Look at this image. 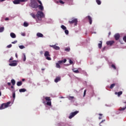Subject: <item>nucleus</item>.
I'll use <instances>...</instances> for the list:
<instances>
[{"instance_id":"052dcab7","label":"nucleus","mask_w":126,"mask_h":126,"mask_svg":"<svg viewBox=\"0 0 126 126\" xmlns=\"http://www.w3.org/2000/svg\"><path fill=\"white\" fill-rule=\"evenodd\" d=\"M45 69L44 68H41V70H44Z\"/></svg>"},{"instance_id":"a18cd8bd","label":"nucleus","mask_w":126,"mask_h":126,"mask_svg":"<svg viewBox=\"0 0 126 126\" xmlns=\"http://www.w3.org/2000/svg\"><path fill=\"white\" fill-rule=\"evenodd\" d=\"M13 98H14V99L15 98V93H13Z\"/></svg>"},{"instance_id":"dca6fc26","label":"nucleus","mask_w":126,"mask_h":126,"mask_svg":"<svg viewBox=\"0 0 126 126\" xmlns=\"http://www.w3.org/2000/svg\"><path fill=\"white\" fill-rule=\"evenodd\" d=\"M66 61H67L66 59H64L63 60L59 61L58 63L59 64H61V63H66Z\"/></svg>"},{"instance_id":"e433bc0d","label":"nucleus","mask_w":126,"mask_h":126,"mask_svg":"<svg viewBox=\"0 0 126 126\" xmlns=\"http://www.w3.org/2000/svg\"><path fill=\"white\" fill-rule=\"evenodd\" d=\"M64 32L66 34H69V31L67 30L66 29L65 30Z\"/></svg>"},{"instance_id":"423d86ee","label":"nucleus","mask_w":126,"mask_h":126,"mask_svg":"<svg viewBox=\"0 0 126 126\" xmlns=\"http://www.w3.org/2000/svg\"><path fill=\"white\" fill-rule=\"evenodd\" d=\"M78 111H75L71 113L68 117L69 119H72V118H73V117H75V116H76L77 114H78Z\"/></svg>"},{"instance_id":"b1692460","label":"nucleus","mask_w":126,"mask_h":126,"mask_svg":"<svg viewBox=\"0 0 126 126\" xmlns=\"http://www.w3.org/2000/svg\"><path fill=\"white\" fill-rule=\"evenodd\" d=\"M126 109V105H125V107H120L119 108V111H125V110Z\"/></svg>"},{"instance_id":"f257e3e1","label":"nucleus","mask_w":126,"mask_h":126,"mask_svg":"<svg viewBox=\"0 0 126 126\" xmlns=\"http://www.w3.org/2000/svg\"><path fill=\"white\" fill-rule=\"evenodd\" d=\"M38 3L35 0H31L29 6L32 8H38Z\"/></svg>"},{"instance_id":"1a4fd4ad","label":"nucleus","mask_w":126,"mask_h":126,"mask_svg":"<svg viewBox=\"0 0 126 126\" xmlns=\"http://www.w3.org/2000/svg\"><path fill=\"white\" fill-rule=\"evenodd\" d=\"M114 43L115 41L114 40L108 41L106 42V44L110 46H112Z\"/></svg>"},{"instance_id":"4d7b16f0","label":"nucleus","mask_w":126,"mask_h":126,"mask_svg":"<svg viewBox=\"0 0 126 126\" xmlns=\"http://www.w3.org/2000/svg\"><path fill=\"white\" fill-rule=\"evenodd\" d=\"M4 0H0V2H2V1H3Z\"/></svg>"},{"instance_id":"9d476101","label":"nucleus","mask_w":126,"mask_h":126,"mask_svg":"<svg viewBox=\"0 0 126 126\" xmlns=\"http://www.w3.org/2000/svg\"><path fill=\"white\" fill-rule=\"evenodd\" d=\"M120 34L119 33H117L114 35V38L116 40H118L120 39Z\"/></svg>"},{"instance_id":"603ef678","label":"nucleus","mask_w":126,"mask_h":126,"mask_svg":"<svg viewBox=\"0 0 126 126\" xmlns=\"http://www.w3.org/2000/svg\"><path fill=\"white\" fill-rule=\"evenodd\" d=\"M22 35L25 36L26 34L25 33H22Z\"/></svg>"},{"instance_id":"9b49d317","label":"nucleus","mask_w":126,"mask_h":126,"mask_svg":"<svg viewBox=\"0 0 126 126\" xmlns=\"http://www.w3.org/2000/svg\"><path fill=\"white\" fill-rule=\"evenodd\" d=\"M50 46L56 50H59L60 49V48L59 46H56V45H50Z\"/></svg>"},{"instance_id":"09e8293b","label":"nucleus","mask_w":126,"mask_h":126,"mask_svg":"<svg viewBox=\"0 0 126 126\" xmlns=\"http://www.w3.org/2000/svg\"><path fill=\"white\" fill-rule=\"evenodd\" d=\"M12 60V58H10V60H9V62L11 63V61Z\"/></svg>"},{"instance_id":"69168bd1","label":"nucleus","mask_w":126,"mask_h":126,"mask_svg":"<svg viewBox=\"0 0 126 126\" xmlns=\"http://www.w3.org/2000/svg\"><path fill=\"white\" fill-rule=\"evenodd\" d=\"M62 98H63V97H62Z\"/></svg>"},{"instance_id":"72a5a7b5","label":"nucleus","mask_w":126,"mask_h":126,"mask_svg":"<svg viewBox=\"0 0 126 126\" xmlns=\"http://www.w3.org/2000/svg\"><path fill=\"white\" fill-rule=\"evenodd\" d=\"M19 48H20V49H23L25 48V47L24 45H20V46H19Z\"/></svg>"},{"instance_id":"473e14b6","label":"nucleus","mask_w":126,"mask_h":126,"mask_svg":"<svg viewBox=\"0 0 126 126\" xmlns=\"http://www.w3.org/2000/svg\"><path fill=\"white\" fill-rule=\"evenodd\" d=\"M68 100H73L74 98V96H69L67 97Z\"/></svg>"},{"instance_id":"f03ea898","label":"nucleus","mask_w":126,"mask_h":126,"mask_svg":"<svg viewBox=\"0 0 126 126\" xmlns=\"http://www.w3.org/2000/svg\"><path fill=\"white\" fill-rule=\"evenodd\" d=\"M44 14L41 11H38L37 12V14H36V18L38 20H42V19L44 17Z\"/></svg>"},{"instance_id":"8fccbe9b","label":"nucleus","mask_w":126,"mask_h":126,"mask_svg":"<svg viewBox=\"0 0 126 126\" xmlns=\"http://www.w3.org/2000/svg\"><path fill=\"white\" fill-rule=\"evenodd\" d=\"M98 119H99V120H101V119H102V117L100 116L98 117Z\"/></svg>"},{"instance_id":"5701e85b","label":"nucleus","mask_w":126,"mask_h":126,"mask_svg":"<svg viewBox=\"0 0 126 126\" xmlns=\"http://www.w3.org/2000/svg\"><path fill=\"white\" fill-rule=\"evenodd\" d=\"M75 69H76L75 68L72 69L73 72H74L75 73H79V71L78 69H77V70H75Z\"/></svg>"},{"instance_id":"39448f33","label":"nucleus","mask_w":126,"mask_h":126,"mask_svg":"<svg viewBox=\"0 0 126 126\" xmlns=\"http://www.w3.org/2000/svg\"><path fill=\"white\" fill-rule=\"evenodd\" d=\"M45 100H46V101H47V102H46V105L47 106H51L52 105L51 99L50 97H48V96L45 97Z\"/></svg>"},{"instance_id":"f3484780","label":"nucleus","mask_w":126,"mask_h":126,"mask_svg":"<svg viewBox=\"0 0 126 126\" xmlns=\"http://www.w3.org/2000/svg\"><path fill=\"white\" fill-rule=\"evenodd\" d=\"M13 3L15 4H18L20 3V1L19 0H15L13 1Z\"/></svg>"},{"instance_id":"de8ad7c7","label":"nucleus","mask_w":126,"mask_h":126,"mask_svg":"<svg viewBox=\"0 0 126 126\" xmlns=\"http://www.w3.org/2000/svg\"><path fill=\"white\" fill-rule=\"evenodd\" d=\"M16 43H17V40H15L14 42H12V44H15Z\"/></svg>"},{"instance_id":"680f3d73","label":"nucleus","mask_w":126,"mask_h":126,"mask_svg":"<svg viewBox=\"0 0 126 126\" xmlns=\"http://www.w3.org/2000/svg\"><path fill=\"white\" fill-rule=\"evenodd\" d=\"M23 81H24L25 80V79H23V80H22Z\"/></svg>"},{"instance_id":"37998d69","label":"nucleus","mask_w":126,"mask_h":126,"mask_svg":"<svg viewBox=\"0 0 126 126\" xmlns=\"http://www.w3.org/2000/svg\"><path fill=\"white\" fill-rule=\"evenodd\" d=\"M12 44H10V45L7 46V48H10L12 47Z\"/></svg>"},{"instance_id":"e2e57ef3","label":"nucleus","mask_w":126,"mask_h":126,"mask_svg":"<svg viewBox=\"0 0 126 126\" xmlns=\"http://www.w3.org/2000/svg\"><path fill=\"white\" fill-rule=\"evenodd\" d=\"M103 122H104V121L102 120V121L101 122V123H103Z\"/></svg>"},{"instance_id":"f8f14e48","label":"nucleus","mask_w":126,"mask_h":126,"mask_svg":"<svg viewBox=\"0 0 126 126\" xmlns=\"http://www.w3.org/2000/svg\"><path fill=\"white\" fill-rule=\"evenodd\" d=\"M86 18H88L90 24L92 25L93 22L92 18L90 16H88Z\"/></svg>"},{"instance_id":"412c9836","label":"nucleus","mask_w":126,"mask_h":126,"mask_svg":"<svg viewBox=\"0 0 126 126\" xmlns=\"http://www.w3.org/2000/svg\"><path fill=\"white\" fill-rule=\"evenodd\" d=\"M30 15L33 18V19H36L37 18H36V15H35L34 13H32L30 14Z\"/></svg>"},{"instance_id":"ea45409f","label":"nucleus","mask_w":126,"mask_h":126,"mask_svg":"<svg viewBox=\"0 0 126 126\" xmlns=\"http://www.w3.org/2000/svg\"><path fill=\"white\" fill-rule=\"evenodd\" d=\"M26 60V56L25 55V54H24V59L23 60V61H24V62H25Z\"/></svg>"},{"instance_id":"864d4df0","label":"nucleus","mask_w":126,"mask_h":126,"mask_svg":"<svg viewBox=\"0 0 126 126\" xmlns=\"http://www.w3.org/2000/svg\"><path fill=\"white\" fill-rule=\"evenodd\" d=\"M111 34V32H109V33H108V36H109Z\"/></svg>"},{"instance_id":"f704fd0d","label":"nucleus","mask_w":126,"mask_h":126,"mask_svg":"<svg viewBox=\"0 0 126 126\" xmlns=\"http://www.w3.org/2000/svg\"><path fill=\"white\" fill-rule=\"evenodd\" d=\"M29 26L28 23H27V22H24V26L27 27Z\"/></svg>"},{"instance_id":"7ed1b4c3","label":"nucleus","mask_w":126,"mask_h":126,"mask_svg":"<svg viewBox=\"0 0 126 126\" xmlns=\"http://www.w3.org/2000/svg\"><path fill=\"white\" fill-rule=\"evenodd\" d=\"M10 104H11L10 101H9L6 103H2V104H1V106H0V110H3V109L8 108V107H9Z\"/></svg>"},{"instance_id":"4468645a","label":"nucleus","mask_w":126,"mask_h":126,"mask_svg":"<svg viewBox=\"0 0 126 126\" xmlns=\"http://www.w3.org/2000/svg\"><path fill=\"white\" fill-rule=\"evenodd\" d=\"M60 81H61V77H57L54 80L55 83H58Z\"/></svg>"},{"instance_id":"c03bdc74","label":"nucleus","mask_w":126,"mask_h":126,"mask_svg":"<svg viewBox=\"0 0 126 126\" xmlns=\"http://www.w3.org/2000/svg\"><path fill=\"white\" fill-rule=\"evenodd\" d=\"M123 40L126 42V35L123 37Z\"/></svg>"},{"instance_id":"79ce46f5","label":"nucleus","mask_w":126,"mask_h":126,"mask_svg":"<svg viewBox=\"0 0 126 126\" xmlns=\"http://www.w3.org/2000/svg\"><path fill=\"white\" fill-rule=\"evenodd\" d=\"M69 63L70 64H73V62L71 60H69Z\"/></svg>"},{"instance_id":"7c9ffc66","label":"nucleus","mask_w":126,"mask_h":126,"mask_svg":"<svg viewBox=\"0 0 126 126\" xmlns=\"http://www.w3.org/2000/svg\"><path fill=\"white\" fill-rule=\"evenodd\" d=\"M4 27H1L0 28V32H2L4 31Z\"/></svg>"},{"instance_id":"bb28decb","label":"nucleus","mask_w":126,"mask_h":126,"mask_svg":"<svg viewBox=\"0 0 126 126\" xmlns=\"http://www.w3.org/2000/svg\"><path fill=\"white\" fill-rule=\"evenodd\" d=\"M56 66L57 68H61V66H60V63H56Z\"/></svg>"},{"instance_id":"0eeeda50","label":"nucleus","mask_w":126,"mask_h":126,"mask_svg":"<svg viewBox=\"0 0 126 126\" xmlns=\"http://www.w3.org/2000/svg\"><path fill=\"white\" fill-rule=\"evenodd\" d=\"M44 56L46 57V59H47L48 61L51 60V58L49 57L50 56V55L49 54V52L48 51H46L44 53Z\"/></svg>"},{"instance_id":"c9c22d12","label":"nucleus","mask_w":126,"mask_h":126,"mask_svg":"<svg viewBox=\"0 0 126 126\" xmlns=\"http://www.w3.org/2000/svg\"><path fill=\"white\" fill-rule=\"evenodd\" d=\"M111 67H112V68H114V69H116V66H115V65H114V64H112V65H111Z\"/></svg>"},{"instance_id":"393cba45","label":"nucleus","mask_w":126,"mask_h":126,"mask_svg":"<svg viewBox=\"0 0 126 126\" xmlns=\"http://www.w3.org/2000/svg\"><path fill=\"white\" fill-rule=\"evenodd\" d=\"M22 85V81H19L18 83H17V86H20Z\"/></svg>"},{"instance_id":"2f4dec72","label":"nucleus","mask_w":126,"mask_h":126,"mask_svg":"<svg viewBox=\"0 0 126 126\" xmlns=\"http://www.w3.org/2000/svg\"><path fill=\"white\" fill-rule=\"evenodd\" d=\"M115 86V84H112L110 85V88L113 89Z\"/></svg>"},{"instance_id":"a211bd4d","label":"nucleus","mask_w":126,"mask_h":126,"mask_svg":"<svg viewBox=\"0 0 126 126\" xmlns=\"http://www.w3.org/2000/svg\"><path fill=\"white\" fill-rule=\"evenodd\" d=\"M17 65V63H9V65H10L11 66H15Z\"/></svg>"},{"instance_id":"338daca9","label":"nucleus","mask_w":126,"mask_h":126,"mask_svg":"<svg viewBox=\"0 0 126 126\" xmlns=\"http://www.w3.org/2000/svg\"><path fill=\"white\" fill-rule=\"evenodd\" d=\"M43 103H45V102H43Z\"/></svg>"},{"instance_id":"13d9d810","label":"nucleus","mask_w":126,"mask_h":126,"mask_svg":"<svg viewBox=\"0 0 126 126\" xmlns=\"http://www.w3.org/2000/svg\"><path fill=\"white\" fill-rule=\"evenodd\" d=\"M9 19L8 18H6V19H5V20H8Z\"/></svg>"},{"instance_id":"49530a36","label":"nucleus","mask_w":126,"mask_h":126,"mask_svg":"<svg viewBox=\"0 0 126 126\" xmlns=\"http://www.w3.org/2000/svg\"><path fill=\"white\" fill-rule=\"evenodd\" d=\"M106 49V47H104V48H102V52H104Z\"/></svg>"},{"instance_id":"ddd939ff","label":"nucleus","mask_w":126,"mask_h":126,"mask_svg":"<svg viewBox=\"0 0 126 126\" xmlns=\"http://www.w3.org/2000/svg\"><path fill=\"white\" fill-rule=\"evenodd\" d=\"M115 95H118V97H120L121 95H122L123 94V92L122 91H120L119 92H115Z\"/></svg>"},{"instance_id":"6e6552de","label":"nucleus","mask_w":126,"mask_h":126,"mask_svg":"<svg viewBox=\"0 0 126 126\" xmlns=\"http://www.w3.org/2000/svg\"><path fill=\"white\" fill-rule=\"evenodd\" d=\"M70 24L74 23L75 26H77L78 24L77 19L72 18L71 21H69Z\"/></svg>"},{"instance_id":"6ab92c4d","label":"nucleus","mask_w":126,"mask_h":126,"mask_svg":"<svg viewBox=\"0 0 126 126\" xmlns=\"http://www.w3.org/2000/svg\"><path fill=\"white\" fill-rule=\"evenodd\" d=\"M36 36L38 37H43V34H42L40 32L36 33Z\"/></svg>"},{"instance_id":"bf43d9fd","label":"nucleus","mask_w":126,"mask_h":126,"mask_svg":"<svg viewBox=\"0 0 126 126\" xmlns=\"http://www.w3.org/2000/svg\"><path fill=\"white\" fill-rule=\"evenodd\" d=\"M11 88L13 89L14 88V87L13 86H11Z\"/></svg>"},{"instance_id":"5fc2aeb1","label":"nucleus","mask_w":126,"mask_h":126,"mask_svg":"<svg viewBox=\"0 0 126 126\" xmlns=\"http://www.w3.org/2000/svg\"><path fill=\"white\" fill-rule=\"evenodd\" d=\"M98 115H99V116H103V114H101V113H99Z\"/></svg>"},{"instance_id":"0e129e2a","label":"nucleus","mask_w":126,"mask_h":126,"mask_svg":"<svg viewBox=\"0 0 126 126\" xmlns=\"http://www.w3.org/2000/svg\"><path fill=\"white\" fill-rule=\"evenodd\" d=\"M125 103L126 104V101Z\"/></svg>"},{"instance_id":"58836bf2","label":"nucleus","mask_w":126,"mask_h":126,"mask_svg":"<svg viewBox=\"0 0 126 126\" xmlns=\"http://www.w3.org/2000/svg\"><path fill=\"white\" fill-rule=\"evenodd\" d=\"M64 50L66 52H69V51L70 50V49L69 48H65Z\"/></svg>"},{"instance_id":"3c124183","label":"nucleus","mask_w":126,"mask_h":126,"mask_svg":"<svg viewBox=\"0 0 126 126\" xmlns=\"http://www.w3.org/2000/svg\"><path fill=\"white\" fill-rule=\"evenodd\" d=\"M11 83L10 82H8V85L10 86Z\"/></svg>"},{"instance_id":"4be33fe9","label":"nucleus","mask_w":126,"mask_h":126,"mask_svg":"<svg viewBox=\"0 0 126 126\" xmlns=\"http://www.w3.org/2000/svg\"><path fill=\"white\" fill-rule=\"evenodd\" d=\"M19 91L20 92V93H22L26 92L27 91V90L25 89H20V90H19Z\"/></svg>"},{"instance_id":"20e7f679","label":"nucleus","mask_w":126,"mask_h":126,"mask_svg":"<svg viewBox=\"0 0 126 126\" xmlns=\"http://www.w3.org/2000/svg\"><path fill=\"white\" fill-rule=\"evenodd\" d=\"M37 2L40 4V5L37 4V8H38V9L41 11L44 10V7L43 6V4L41 1H40L39 0H38Z\"/></svg>"},{"instance_id":"a878e982","label":"nucleus","mask_w":126,"mask_h":126,"mask_svg":"<svg viewBox=\"0 0 126 126\" xmlns=\"http://www.w3.org/2000/svg\"><path fill=\"white\" fill-rule=\"evenodd\" d=\"M96 2L98 5H100L101 4V1L100 0H96Z\"/></svg>"},{"instance_id":"cd10ccee","label":"nucleus","mask_w":126,"mask_h":126,"mask_svg":"<svg viewBox=\"0 0 126 126\" xmlns=\"http://www.w3.org/2000/svg\"><path fill=\"white\" fill-rule=\"evenodd\" d=\"M11 83H12V84L13 85H15V80H14V79H12V80H11Z\"/></svg>"},{"instance_id":"2eb2a0df","label":"nucleus","mask_w":126,"mask_h":126,"mask_svg":"<svg viewBox=\"0 0 126 126\" xmlns=\"http://www.w3.org/2000/svg\"><path fill=\"white\" fill-rule=\"evenodd\" d=\"M102 47V41H100L99 43L98 44V48L101 49Z\"/></svg>"},{"instance_id":"aec40b11","label":"nucleus","mask_w":126,"mask_h":126,"mask_svg":"<svg viewBox=\"0 0 126 126\" xmlns=\"http://www.w3.org/2000/svg\"><path fill=\"white\" fill-rule=\"evenodd\" d=\"M10 35L11 36V37L13 38H15L16 37V35L15 33L12 32L10 34Z\"/></svg>"},{"instance_id":"6e6d98bb","label":"nucleus","mask_w":126,"mask_h":126,"mask_svg":"<svg viewBox=\"0 0 126 126\" xmlns=\"http://www.w3.org/2000/svg\"><path fill=\"white\" fill-rule=\"evenodd\" d=\"M16 58H18V55L17 53H16Z\"/></svg>"},{"instance_id":"c756f323","label":"nucleus","mask_w":126,"mask_h":126,"mask_svg":"<svg viewBox=\"0 0 126 126\" xmlns=\"http://www.w3.org/2000/svg\"><path fill=\"white\" fill-rule=\"evenodd\" d=\"M61 28L63 30H66V27H65V26H63V25L61 26Z\"/></svg>"},{"instance_id":"4c0bfd02","label":"nucleus","mask_w":126,"mask_h":126,"mask_svg":"<svg viewBox=\"0 0 126 126\" xmlns=\"http://www.w3.org/2000/svg\"><path fill=\"white\" fill-rule=\"evenodd\" d=\"M20 0V2H24L28 1V0Z\"/></svg>"},{"instance_id":"a19ab883","label":"nucleus","mask_w":126,"mask_h":126,"mask_svg":"<svg viewBox=\"0 0 126 126\" xmlns=\"http://www.w3.org/2000/svg\"><path fill=\"white\" fill-rule=\"evenodd\" d=\"M87 92V90H85L84 91V94H83V97H85Z\"/></svg>"},{"instance_id":"c85d7f7f","label":"nucleus","mask_w":126,"mask_h":126,"mask_svg":"<svg viewBox=\"0 0 126 126\" xmlns=\"http://www.w3.org/2000/svg\"><path fill=\"white\" fill-rule=\"evenodd\" d=\"M57 2H59L61 4H63L65 3L64 2H63V1H62V0H59V1H57Z\"/></svg>"}]
</instances>
